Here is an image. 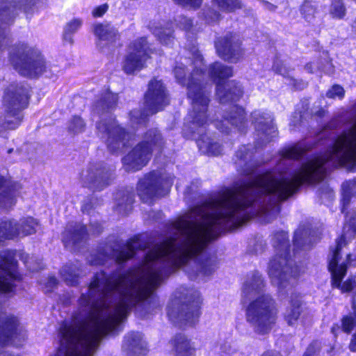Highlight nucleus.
<instances>
[{
	"mask_svg": "<svg viewBox=\"0 0 356 356\" xmlns=\"http://www.w3.org/2000/svg\"><path fill=\"white\" fill-rule=\"evenodd\" d=\"M252 124H254L259 139L267 143L276 136L277 129L273 122V117L270 113L254 111L251 114Z\"/></svg>",
	"mask_w": 356,
	"mask_h": 356,
	"instance_id": "obj_21",
	"label": "nucleus"
},
{
	"mask_svg": "<svg viewBox=\"0 0 356 356\" xmlns=\"http://www.w3.org/2000/svg\"><path fill=\"white\" fill-rule=\"evenodd\" d=\"M356 325V320L352 316L344 317L342 320V327L344 332L349 333Z\"/></svg>",
	"mask_w": 356,
	"mask_h": 356,
	"instance_id": "obj_46",
	"label": "nucleus"
},
{
	"mask_svg": "<svg viewBox=\"0 0 356 356\" xmlns=\"http://www.w3.org/2000/svg\"><path fill=\"white\" fill-rule=\"evenodd\" d=\"M35 0H24L19 3L10 2L7 0H0V49L5 47L8 41L6 29L13 21L17 10H22L26 15L32 14Z\"/></svg>",
	"mask_w": 356,
	"mask_h": 356,
	"instance_id": "obj_14",
	"label": "nucleus"
},
{
	"mask_svg": "<svg viewBox=\"0 0 356 356\" xmlns=\"http://www.w3.org/2000/svg\"><path fill=\"white\" fill-rule=\"evenodd\" d=\"M227 124H231L241 132L245 131L249 123L245 118L244 109L237 105H232L227 115L224 116L222 121L216 122L215 126L220 131L224 132L227 131V127H225Z\"/></svg>",
	"mask_w": 356,
	"mask_h": 356,
	"instance_id": "obj_22",
	"label": "nucleus"
},
{
	"mask_svg": "<svg viewBox=\"0 0 356 356\" xmlns=\"http://www.w3.org/2000/svg\"><path fill=\"white\" fill-rule=\"evenodd\" d=\"M346 225L344 227V233L341 238L337 241L336 248L338 245V242L343 238L341 241V249L346 245V240L352 236L353 234L356 233V208L348 212L346 216Z\"/></svg>",
	"mask_w": 356,
	"mask_h": 356,
	"instance_id": "obj_35",
	"label": "nucleus"
},
{
	"mask_svg": "<svg viewBox=\"0 0 356 356\" xmlns=\"http://www.w3.org/2000/svg\"><path fill=\"white\" fill-rule=\"evenodd\" d=\"M111 177V170L104 163L93 162L82 170L80 180L84 187L93 191H102L110 184Z\"/></svg>",
	"mask_w": 356,
	"mask_h": 356,
	"instance_id": "obj_16",
	"label": "nucleus"
},
{
	"mask_svg": "<svg viewBox=\"0 0 356 356\" xmlns=\"http://www.w3.org/2000/svg\"><path fill=\"white\" fill-rule=\"evenodd\" d=\"M86 227L78 222H70L63 234V241L65 247H74L86 239Z\"/></svg>",
	"mask_w": 356,
	"mask_h": 356,
	"instance_id": "obj_25",
	"label": "nucleus"
},
{
	"mask_svg": "<svg viewBox=\"0 0 356 356\" xmlns=\"http://www.w3.org/2000/svg\"><path fill=\"white\" fill-rule=\"evenodd\" d=\"M30 262L29 261H26V265L28 266L29 268H30L32 270H38L40 269V267H31V265H30Z\"/></svg>",
	"mask_w": 356,
	"mask_h": 356,
	"instance_id": "obj_58",
	"label": "nucleus"
},
{
	"mask_svg": "<svg viewBox=\"0 0 356 356\" xmlns=\"http://www.w3.org/2000/svg\"><path fill=\"white\" fill-rule=\"evenodd\" d=\"M208 74L216 82V95L221 104L236 102L242 96L241 86L234 81L221 83L222 80L232 76V67L216 62L209 66Z\"/></svg>",
	"mask_w": 356,
	"mask_h": 356,
	"instance_id": "obj_9",
	"label": "nucleus"
},
{
	"mask_svg": "<svg viewBox=\"0 0 356 356\" xmlns=\"http://www.w3.org/2000/svg\"><path fill=\"white\" fill-rule=\"evenodd\" d=\"M205 20L207 23L218 22L220 19V15L213 8H208L203 13Z\"/></svg>",
	"mask_w": 356,
	"mask_h": 356,
	"instance_id": "obj_43",
	"label": "nucleus"
},
{
	"mask_svg": "<svg viewBox=\"0 0 356 356\" xmlns=\"http://www.w3.org/2000/svg\"><path fill=\"white\" fill-rule=\"evenodd\" d=\"M97 136L106 144L113 153L121 152L129 145L131 135L127 133L115 118L109 116L102 118L96 124Z\"/></svg>",
	"mask_w": 356,
	"mask_h": 356,
	"instance_id": "obj_10",
	"label": "nucleus"
},
{
	"mask_svg": "<svg viewBox=\"0 0 356 356\" xmlns=\"http://www.w3.org/2000/svg\"><path fill=\"white\" fill-rule=\"evenodd\" d=\"M102 231V227L100 224L95 223L90 225V232L93 234H98Z\"/></svg>",
	"mask_w": 356,
	"mask_h": 356,
	"instance_id": "obj_52",
	"label": "nucleus"
},
{
	"mask_svg": "<svg viewBox=\"0 0 356 356\" xmlns=\"http://www.w3.org/2000/svg\"><path fill=\"white\" fill-rule=\"evenodd\" d=\"M324 113H325L324 110L321 109V110L318 111L316 114L319 116H322V115H323Z\"/></svg>",
	"mask_w": 356,
	"mask_h": 356,
	"instance_id": "obj_60",
	"label": "nucleus"
},
{
	"mask_svg": "<svg viewBox=\"0 0 356 356\" xmlns=\"http://www.w3.org/2000/svg\"><path fill=\"white\" fill-rule=\"evenodd\" d=\"M264 280L258 271L249 273L242 286V301L245 304L246 321L258 334L269 333L277 319L275 300L269 294L263 293Z\"/></svg>",
	"mask_w": 356,
	"mask_h": 356,
	"instance_id": "obj_2",
	"label": "nucleus"
},
{
	"mask_svg": "<svg viewBox=\"0 0 356 356\" xmlns=\"http://www.w3.org/2000/svg\"><path fill=\"white\" fill-rule=\"evenodd\" d=\"M15 251L5 250L0 252V292L9 293L14 288L17 279Z\"/></svg>",
	"mask_w": 356,
	"mask_h": 356,
	"instance_id": "obj_19",
	"label": "nucleus"
},
{
	"mask_svg": "<svg viewBox=\"0 0 356 356\" xmlns=\"http://www.w3.org/2000/svg\"><path fill=\"white\" fill-rule=\"evenodd\" d=\"M117 101L118 95L106 90L101 94L99 99L95 102L94 112L99 115L108 113L116 105Z\"/></svg>",
	"mask_w": 356,
	"mask_h": 356,
	"instance_id": "obj_30",
	"label": "nucleus"
},
{
	"mask_svg": "<svg viewBox=\"0 0 356 356\" xmlns=\"http://www.w3.org/2000/svg\"><path fill=\"white\" fill-rule=\"evenodd\" d=\"M345 91L343 88L339 86L334 85L326 93V96L328 98L335 99H342L344 96Z\"/></svg>",
	"mask_w": 356,
	"mask_h": 356,
	"instance_id": "obj_42",
	"label": "nucleus"
},
{
	"mask_svg": "<svg viewBox=\"0 0 356 356\" xmlns=\"http://www.w3.org/2000/svg\"><path fill=\"white\" fill-rule=\"evenodd\" d=\"M173 1L183 7L196 9L200 6L202 0H173Z\"/></svg>",
	"mask_w": 356,
	"mask_h": 356,
	"instance_id": "obj_44",
	"label": "nucleus"
},
{
	"mask_svg": "<svg viewBox=\"0 0 356 356\" xmlns=\"http://www.w3.org/2000/svg\"><path fill=\"white\" fill-rule=\"evenodd\" d=\"M60 276L67 285L74 286L78 284L80 268L76 264H67L60 270Z\"/></svg>",
	"mask_w": 356,
	"mask_h": 356,
	"instance_id": "obj_34",
	"label": "nucleus"
},
{
	"mask_svg": "<svg viewBox=\"0 0 356 356\" xmlns=\"http://www.w3.org/2000/svg\"><path fill=\"white\" fill-rule=\"evenodd\" d=\"M108 6L107 4H103L99 6H97L93 10L92 15L95 17H100L106 13V11L108 10Z\"/></svg>",
	"mask_w": 356,
	"mask_h": 356,
	"instance_id": "obj_49",
	"label": "nucleus"
},
{
	"mask_svg": "<svg viewBox=\"0 0 356 356\" xmlns=\"http://www.w3.org/2000/svg\"><path fill=\"white\" fill-rule=\"evenodd\" d=\"M351 27H352L353 31L356 33V17L354 19V21L353 22V23L351 24Z\"/></svg>",
	"mask_w": 356,
	"mask_h": 356,
	"instance_id": "obj_57",
	"label": "nucleus"
},
{
	"mask_svg": "<svg viewBox=\"0 0 356 356\" xmlns=\"http://www.w3.org/2000/svg\"><path fill=\"white\" fill-rule=\"evenodd\" d=\"M148 29L159 42L165 45H170L174 40L173 31L169 23L150 22Z\"/></svg>",
	"mask_w": 356,
	"mask_h": 356,
	"instance_id": "obj_27",
	"label": "nucleus"
},
{
	"mask_svg": "<svg viewBox=\"0 0 356 356\" xmlns=\"http://www.w3.org/2000/svg\"><path fill=\"white\" fill-rule=\"evenodd\" d=\"M302 118L301 113H295V115L293 116V118L291 121V125L296 127L299 121H300V118Z\"/></svg>",
	"mask_w": 356,
	"mask_h": 356,
	"instance_id": "obj_53",
	"label": "nucleus"
},
{
	"mask_svg": "<svg viewBox=\"0 0 356 356\" xmlns=\"http://www.w3.org/2000/svg\"><path fill=\"white\" fill-rule=\"evenodd\" d=\"M212 5L225 13L234 12L241 8L240 0H213Z\"/></svg>",
	"mask_w": 356,
	"mask_h": 356,
	"instance_id": "obj_37",
	"label": "nucleus"
},
{
	"mask_svg": "<svg viewBox=\"0 0 356 356\" xmlns=\"http://www.w3.org/2000/svg\"><path fill=\"white\" fill-rule=\"evenodd\" d=\"M89 209H90L89 207L87 204H83V207H82V211L83 212L88 211L89 210Z\"/></svg>",
	"mask_w": 356,
	"mask_h": 356,
	"instance_id": "obj_59",
	"label": "nucleus"
},
{
	"mask_svg": "<svg viewBox=\"0 0 356 356\" xmlns=\"http://www.w3.org/2000/svg\"><path fill=\"white\" fill-rule=\"evenodd\" d=\"M148 247L140 237H134L126 243H115L113 246L106 247L97 255H92L90 262L92 265H102L107 259L114 263H122L131 257L136 250H145Z\"/></svg>",
	"mask_w": 356,
	"mask_h": 356,
	"instance_id": "obj_11",
	"label": "nucleus"
},
{
	"mask_svg": "<svg viewBox=\"0 0 356 356\" xmlns=\"http://www.w3.org/2000/svg\"><path fill=\"white\" fill-rule=\"evenodd\" d=\"M81 25L82 20L80 19H73L72 20L67 22L64 27V40L72 44L73 42L72 35L81 28Z\"/></svg>",
	"mask_w": 356,
	"mask_h": 356,
	"instance_id": "obj_38",
	"label": "nucleus"
},
{
	"mask_svg": "<svg viewBox=\"0 0 356 356\" xmlns=\"http://www.w3.org/2000/svg\"><path fill=\"white\" fill-rule=\"evenodd\" d=\"M264 6L265 7L266 9H267L270 11H274L276 9L275 6H274L273 4L268 3V2H265L264 4Z\"/></svg>",
	"mask_w": 356,
	"mask_h": 356,
	"instance_id": "obj_54",
	"label": "nucleus"
},
{
	"mask_svg": "<svg viewBox=\"0 0 356 356\" xmlns=\"http://www.w3.org/2000/svg\"><path fill=\"white\" fill-rule=\"evenodd\" d=\"M168 102V96L163 83L156 79L152 80L145 95V111L134 110L130 112L131 125L134 128L145 125L148 115L162 110Z\"/></svg>",
	"mask_w": 356,
	"mask_h": 356,
	"instance_id": "obj_7",
	"label": "nucleus"
},
{
	"mask_svg": "<svg viewBox=\"0 0 356 356\" xmlns=\"http://www.w3.org/2000/svg\"><path fill=\"white\" fill-rule=\"evenodd\" d=\"M57 283H58V281L55 277H54V276L49 277L46 283L47 291H51V289L52 288H54L55 286H56Z\"/></svg>",
	"mask_w": 356,
	"mask_h": 356,
	"instance_id": "obj_51",
	"label": "nucleus"
},
{
	"mask_svg": "<svg viewBox=\"0 0 356 356\" xmlns=\"http://www.w3.org/2000/svg\"><path fill=\"white\" fill-rule=\"evenodd\" d=\"M261 356H282L280 353L276 352H266L264 353Z\"/></svg>",
	"mask_w": 356,
	"mask_h": 356,
	"instance_id": "obj_56",
	"label": "nucleus"
},
{
	"mask_svg": "<svg viewBox=\"0 0 356 356\" xmlns=\"http://www.w3.org/2000/svg\"><path fill=\"white\" fill-rule=\"evenodd\" d=\"M85 122L79 116H74L69 122L68 129L73 133L82 132L85 129Z\"/></svg>",
	"mask_w": 356,
	"mask_h": 356,
	"instance_id": "obj_40",
	"label": "nucleus"
},
{
	"mask_svg": "<svg viewBox=\"0 0 356 356\" xmlns=\"http://www.w3.org/2000/svg\"><path fill=\"white\" fill-rule=\"evenodd\" d=\"M316 242L313 232L309 228L300 227L294 233L293 252L294 255L298 250H307Z\"/></svg>",
	"mask_w": 356,
	"mask_h": 356,
	"instance_id": "obj_28",
	"label": "nucleus"
},
{
	"mask_svg": "<svg viewBox=\"0 0 356 356\" xmlns=\"http://www.w3.org/2000/svg\"><path fill=\"white\" fill-rule=\"evenodd\" d=\"M253 148L252 145H243L236 152L235 163L238 170L245 175L253 174L259 164L252 161Z\"/></svg>",
	"mask_w": 356,
	"mask_h": 356,
	"instance_id": "obj_23",
	"label": "nucleus"
},
{
	"mask_svg": "<svg viewBox=\"0 0 356 356\" xmlns=\"http://www.w3.org/2000/svg\"><path fill=\"white\" fill-rule=\"evenodd\" d=\"M222 350L228 355H233L237 350L234 345L231 343H225L222 346Z\"/></svg>",
	"mask_w": 356,
	"mask_h": 356,
	"instance_id": "obj_50",
	"label": "nucleus"
},
{
	"mask_svg": "<svg viewBox=\"0 0 356 356\" xmlns=\"http://www.w3.org/2000/svg\"><path fill=\"white\" fill-rule=\"evenodd\" d=\"M127 356H141L146 350V342L140 332H131L126 335L122 345Z\"/></svg>",
	"mask_w": 356,
	"mask_h": 356,
	"instance_id": "obj_26",
	"label": "nucleus"
},
{
	"mask_svg": "<svg viewBox=\"0 0 356 356\" xmlns=\"http://www.w3.org/2000/svg\"><path fill=\"white\" fill-rule=\"evenodd\" d=\"M338 242V245L328 257V270L332 275V284L334 287L341 288L343 292L350 291L353 289L355 282L352 279H348L341 285V281L346 274L347 262L349 260L350 254L347 255L346 259L341 257L340 251L341 241Z\"/></svg>",
	"mask_w": 356,
	"mask_h": 356,
	"instance_id": "obj_15",
	"label": "nucleus"
},
{
	"mask_svg": "<svg viewBox=\"0 0 356 356\" xmlns=\"http://www.w3.org/2000/svg\"><path fill=\"white\" fill-rule=\"evenodd\" d=\"M172 182L170 177L161 176L157 172H150L138 181V195L143 202L150 204L154 198L167 194Z\"/></svg>",
	"mask_w": 356,
	"mask_h": 356,
	"instance_id": "obj_12",
	"label": "nucleus"
},
{
	"mask_svg": "<svg viewBox=\"0 0 356 356\" xmlns=\"http://www.w3.org/2000/svg\"><path fill=\"white\" fill-rule=\"evenodd\" d=\"M30 88L24 83H13L6 89L3 97V113L0 115V136L17 129L23 119L22 110L29 104Z\"/></svg>",
	"mask_w": 356,
	"mask_h": 356,
	"instance_id": "obj_3",
	"label": "nucleus"
},
{
	"mask_svg": "<svg viewBox=\"0 0 356 356\" xmlns=\"http://www.w3.org/2000/svg\"><path fill=\"white\" fill-rule=\"evenodd\" d=\"M152 53L147 38L141 37L133 41L122 62V70L130 74L141 70L145 67L147 60Z\"/></svg>",
	"mask_w": 356,
	"mask_h": 356,
	"instance_id": "obj_13",
	"label": "nucleus"
},
{
	"mask_svg": "<svg viewBox=\"0 0 356 356\" xmlns=\"http://www.w3.org/2000/svg\"><path fill=\"white\" fill-rule=\"evenodd\" d=\"M215 46L218 55L227 62L236 63L243 57L244 50L236 34L229 33L219 38Z\"/></svg>",
	"mask_w": 356,
	"mask_h": 356,
	"instance_id": "obj_18",
	"label": "nucleus"
},
{
	"mask_svg": "<svg viewBox=\"0 0 356 356\" xmlns=\"http://www.w3.org/2000/svg\"><path fill=\"white\" fill-rule=\"evenodd\" d=\"M273 70L284 77L289 76V72L286 68L285 65L281 61H276L273 66Z\"/></svg>",
	"mask_w": 356,
	"mask_h": 356,
	"instance_id": "obj_47",
	"label": "nucleus"
},
{
	"mask_svg": "<svg viewBox=\"0 0 356 356\" xmlns=\"http://www.w3.org/2000/svg\"><path fill=\"white\" fill-rule=\"evenodd\" d=\"M10 61L22 76L34 78L43 74L47 64L41 52L25 43H19L10 51Z\"/></svg>",
	"mask_w": 356,
	"mask_h": 356,
	"instance_id": "obj_6",
	"label": "nucleus"
},
{
	"mask_svg": "<svg viewBox=\"0 0 356 356\" xmlns=\"http://www.w3.org/2000/svg\"><path fill=\"white\" fill-rule=\"evenodd\" d=\"M176 22H177V26L180 29H181L186 31H190L193 26L192 20L189 18L184 17V16H179L176 19Z\"/></svg>",
	"mask_w": 356,
	"mask_h": 356,
	"instance_id": "obj_45",
	"label": "nucleus"
},
{
	"mask_svg": "<svg viewBox=\"0 0 356 356\" xmlns=\"http://www.w3.org/2000/svg\"><path fill=\"white\" fill-rule=\"evenodd\" d=\"M334 126V125H333L332 124L330 125H327L326 127H325L324 130L319 134L318 137L321 138L325 136V135L327 134V130L332 129Z\"/></svg>",
	"mask_w": 356,
	"mask_h": 356,
	"instance_id": "obj_55",
	"label": "nucleus"
},
{
	"mask_svg": "<svg viewBox=\"0 0 356 356\" xmlns=\"http://www.w3.org/2000/svg\"><path fill=\"white\" fill-rule=\"evenodd\" d=\"M329 12L332 18L343 19L346 15V8L343 0H332Z\"/></svg>",
	"mask_w": 356,
	"mask_h": 356,
	"instance_id": "obj_39",
	"label": "nucleus"
},
{
	"mask_svg": "<svg viewBox=\"0 0 356 356\" xmlns=\"http://www.w3.org/2000/svg\"><path fill=\"white\" fill-rule=\"evenodd\" d=\"M341 212L345 213L350 203L351 198L356 195V178L343 182L341 186Z\"/></svg>",
	"mask_w": 356,
	"mask_h": 356,
	"instance_id": "obj_33",
	"label": "nucleus"
},
{
	"mask_svg": "<svg viewBox=\"0 0 356 356\" xmlns=\"http://www.w3.org/2000/svg\"><path fill=\"white\" fill-rule=\"evenodd\" d=\"M15 202V197L13 192L6 185L5 180L0 175V207L9 208Z\"/></svg>",
	"mask_w": 356,
	"mask_h": 356,
	"instance_id": "obj_36",
	"label": "nucleus"
},
{
	"mask_svg": "<svg viewBox=\"0 0 356 356\" xmlns=\"http://www.w3.org/2000/svg\"><path fill=\"white\" fill-rule=\"evenodd\" d=\"M305 70L309 73H314L317 70H319L325 73L329 74L332 72V65L329 61H326V63L323 66H318L314 63H310L306 65Z\"/></svg>",
	"mask_w": 356,
	"mask_h": 356,
	"instance_id": "obj_41",
	"label": "nucleus"
},
{
	"mask_svg": "<svg viewBox=\"0 0 356 356\" xmlns=\"http://www.w3.org/2000/svg\"><path fill=\"white\" fill-rule=\"evenodd\" d=\"M171 344L175 356H195L196 350L193 344L183 334H177Z\"/></svg>",
	"mask_w": 356,
	"mask_h": 356,
	"instance_id": "obj_29",
	"label": "nucleus"
},
{
	"mask_svg": "<svg viewBox=\"0 0 356 356\" xmlns=\"http://www.w3.org/2000/svg\"><path fill=\"white\" fill-rule=\"evenodd\" d=\"M273 245L277 254L269 263L268 275L274 285L284 289L292 286L298 276L297 267L292 266L293 261L289 255L287 233L277 232L273 237Z\"/></svg>",
	"mask_w": 356,
	"mask_h": 356,
	"instance_id": "obj_4",
	"label": "nucleus"
},
{
	"mask_svg": "<svg viewBox=\"0 0 356 356\" xmlns=\"http://www.w3.org/2000/svg\"><path fill=\"white\" fill-rule=\"evenodd\" d=\"M93 31L97 38V46L103 52L111 50L120 38L118 29L107 22L95 24Z\"/></svg>",
	"mask_w": 356,
	"mask_h": 356,
	"instance_id": "obj_20",
	"label": "nucleus"
},
{
	"mask_svg": "<svg viewBox=\"0 0 356 356\" xmlns=\"http://www.w3.org/2000/svg\"><path fill=\"white\" fill-rule=\"evenodd\" d=\"M302 18L308 24H316L321 21L318 6L314 1L305 0L300 8Z\"/></svg>",
	"mask_w": 356,
	"mask_h": 356,
	"instance_id": "obj_31",
	"label": "nucleus"
},
{
	"mask_svg": "<svg viewBox=\"0 0 356 356\" xmlns=\"http://www.w3.org/2000/svg\"><path fill=\"white\" fill-rule=\"evenodd\" d=\"M189 57L181 58L174 68L177 81L186 85L188 97L191 100L192 110L186 118L183 135L194 139L200 150L209 155L217 156L222 152L221 145L207 136L209 118V93L204 83L206 76L203 58L197 49L188 53Z\"/></svg>",
	"mask_w": 356,
	"mask_h": 356,
	"instance_id": "obj_1",
	"label": "nucleus"
},
{
	"mask_svg": "<svg viewBox=\"0 0 356 356\" xmlns=\"http://www.w3.org/2000/svg\"><path fill=\"white\" fill-rule=\"evenodd\" d=\"M301 297L297 293H293L291 296L289 305L284 313L285 321L289 325H294L300 319L302 323L305 324L307 320L305 319L306 311L302 307Z\"/></svg>",
	"mask_w": 356,
	"mask_h": 356,
	"instance_id": "obj_24",
	"label": "nucleus"
},
{
	"mask_svg": "<svg viewBox=\"0 0 356 356\" xmlns=\"http://www.w3.org/2000/svg\"><path fill=\"white\" fill-rule=\"evenodd\" d=\"M201 298L194 289L181 287L168 307V316L175 324L182 327L194 325L200 315Z\"/></svg>",
	"mask_w": 356,
	"mask_h": 356,
	"instance_id": "obj_5",
	"label": "nucleus"
},
{
	"mask_svg": "<svg viewBox=\"0 0 356 356\" xmlns=\"http://www.w3.org/2000/svg\"><path fill=\"white\" fill-rule=\"evenodd\" d=\"M134 195L132 193L120 191L115 195V210L121 215H127L131 210L134 203Z\"/></svg>",
	"mask_w": 356,
	"mask_h": 356,
	"instance_id": "obj_32",
	"label": "nucleus"
},
{
	"mask_svg": "<svg viewBox=\"0 0 356 356\" xmlns=\"http://www.w3.org/2000/svg\"><path fill=\"white\" fill-rule=\"evenodd\" d=\"M163 138L156 129H149L142 142L122 159L124 168L127 172L141 170L149 162L154 147H161Z\"/></svg>",
	"mask_w": 356,
	"mask_h": 356,
	"instance_id": "obj_8",
	"label": "nucleus"
},
{
	"mask_svg": "<svg viewBox=\"0 0 356 356\" xmlns=\"http://www.w3.org/2000/svg\"><path fill=\"white\" fill-rule=\"evenodd\" d=\"M318 350L319 346L318 343L313 342L308 346L303 356H316V354Z\"/></svg>",
	"mask_w": 356,
	"mask_h": 356,
	"instance_id": "obj_48",
	"label": "nucleus"
},
{
	"mask_svg": "<svg viewBox=\"0 0 356 356\" xmlns=\"http://www.w3.org/2000/svg\"><path fill=\"white\" fill-rule=\"evenodd\" d=\"M38 226V222L31 217L21 219L19 223L12 220H2L0 222V243L16 236L33 234Z\"/></svg>",
	"mask_w": 356,
	"mask_h": 356,
	"instance_id": "obj_17",
	"label": "nucleus"
}]
</instances>
